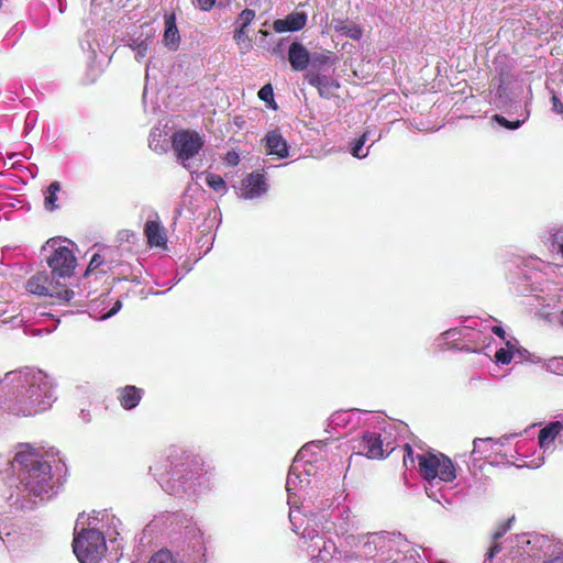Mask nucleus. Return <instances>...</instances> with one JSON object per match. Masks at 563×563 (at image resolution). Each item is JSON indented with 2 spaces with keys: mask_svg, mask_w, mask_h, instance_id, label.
<instances>
[{
  "mask_svg": "<svg viewBox=\"0 0 563 563\" xmlns=\"http://www.w3.org/2000/svg\"><path fill=\"white\" fill-rule=\"evenodd\" d=\"M312 444L303 445L297 453L286 482L291 529L305 544L312 563H330L338 547L332 539H324L316 529L321 514L332 506V494L322 478H317L314 465L308 459Z\"/></svg>",
  "mask_w": 563,
  "mask_h": 563,
  "instance_id": "f257e3e1",
  "label": "nucleus"
},
{
  "mask_svg": "<svg viewBox=\"0 0 563 563\" xmlns=\"http://www.w3.org/2000/svg\"><path fill=\"white\" fill-rule=\"evenodd\" d=\"M55 401L53 379L43 371L22 367L0 379V406L16 417H32L46 411Z\"/></svg>",
  "mask_w": 563,
  "mask_h": 563,
  "instance_id": "f03ea898",
  "label": "nucleus"
},
{
  "mask_svg": "<svg viewBox=\"0 0 563 563\" xmlns=\"http://www.w3.org/2000/svg\"><path fill=\"white\" fill-rule=\"evenodd\" d=\"M200 456L178 450L158 456L150 466L162 489L175 496H195L206 485Z\"/></svg>",
  "mask_w": 563,
  "mask_h": 563,
  "instance_id": "7ed1b4c3",
  "label": "nucleus"
},
{
  "mask_svg": "<svg viewBox=\"0 0 563 563\" xmlns=\"http://www.w3.org/2000/svg\"><path fill=\"white\" fill-rule=\"evenodd\" d=\"M117 519L107 510L80 514L75 525L74 553L80 563H99L108 550L106 538L115 540Z\"/></svg>",
  "mask_w": 563,
  "mask_h": 563,
  "instance_id": "20e7f679",
  "label": "nucleus"
},
{
  "mask_svg": "<svg viewBox=\"0 0 563 563\" xmlns=\"http://www.w3.org/2000/svg\"><path fill=\"white\" fill-rule=\"evenodd\" d=\"M12 468L16 472L20 484L30 495L48 499L54 494L52 466L40 449L29 443L18 444Z\"/></svg>",
  "mask_w": 563,
  "mask_h": 563,
  "instance_id": "39448f33",
  "label": "nucleus"
},
{
  "mask_svg": "<svg viewBox=\"0 0 563 563\" xmlns=\"http://www.w3.org/2000/svg\"><path fill=\"white\" fill-rule=\"evenodd\" d=\"M404 465L408 467L418 461V468L421 477L427 482L426 493L428 497L439 501L438 486L441 483H451L456 478V470L450 457L439 452H424L413 456L409 444L405 445Z\"/></svg>",
  "mask_w": 563,
  "mask_h": 563,
  "instance_id": "423d86ee",
  "label": "nucleus"
},
{
  "mask_svg": "<svg viewBox=\"0 0 563 563\" xmlns=\"http://www.w3.org/2000/svg\"><path fill=\"white\" fill-rule=\"evenodd\" d=\"M186 548L181 553L159 550L154 553L148 563H207L206 537L196 523H189L183 532Z\"/></svg>",
  "mask_w": 563,
  "mask_h": 563,
  "instance_id": "0eeeda50",
  "label": "nucleus"
},
{
  "mask_svg": "<svg viewBox=\"0 0 563 563\" xmlns=\"http://www.w3.org/2000/svg\"><path fill=\"white\" fill-rule=\"evenodd\" d=\"M357 518L351 508L347 505H342L331 512L321 514L318 521H316V529L324 539H331L328 537L330 533L345 539L346 536H350L351 530L357 528Z\"/></svg>",
  "mask_w": 563,
  "mask_h": 563,
  "instance_id": "6e6552de",
  "label": "nucleus"
},
{
  "mask_svg": "<svg viewBox=\"0 0 563 563\" xmlns=\"http://www.w3.org/2000/svg\"><path fill=\"white\" fill-rule=\"evenodd\" d=\"M344 545L350 548V550H338L333 559H336L343 563H349L358 559H372L377 553H382L380 532L360 536H346Z\"/></svg>",
  "mask_w": 563,
  "mask_h": 563,
  "instance_id": "1a4fd4ad",
  "label": "nucleus"
},
{
  "mask_svg": "<svg viewBox=\"0 0 563 563\" xmlns=\"http://www.w3.org/2000/svg\"><path fill=\"white\" fill-rule=\"evenodd\" d=\"M71 246L73 243L66 239H51L47 241L45 250L51 252L47 256V264L53 276L65 278L74 273L77 261Z\"/></svg>",
  "mask_w": 563,
  "mask_h": 563,
  "instance_id": "9d476101",
  "label": "nucleus"
},
{
  "mask_svg": "<svg viewBox=\"0 0 563 563\" xmlns=\"http://www.w3.org/2000/svg\"><path fill=\"white\" fill-rule=\"evenodd\" d=\"M173 150L177 161L186 168H191V159L199 154L205 145L203 136L191 130L176 131L172 136Z\"/></svg>",
  "mask_w": 563,
  "mask_h": 563,
  "instance_id": "9b49d317",
  "label": "nucleus"
},
{
  "mask_svg": "<svg viewBox=\"0 0 563 563\" xmlns=\"http://www.w3.org/2000/svg\"><path fill=\"white\" fill-rule=\"evenodd\" d=\"M26 289L31 294L49 296L56 298L60 302H68L75 296L74 290L62 288L58 283H53L46 272H40L33 275L26 282Z\"/></svg>",
  "mask_w": 563,
  "mask_h": 563,
  "instance_id": "f8f14e48",
  "label": "nucleus"
},
{
  "mask_svg": "<svg viewBox=\"0 0 563 563\" xmlns=\"http://www.w3.org/2000/svg\"><path fill=\"white\" fill-rule=\"evenodd\" d=\"M354 449L358 454L365 455L369 459H380L390 454L394 450V440L390 435H383L377 432H364L363 435L356 440Z\"/></svg>",
  "mask_w": 563,
  "mask_h": 563,
  "instance_id": "ddd939ff",
  "label": "nucleus"
},
{
  "mask_svg": "<svg viewBox=\"0 0 563 563\" xmlns=\"http://www.w3.org/2000/svg\"><path fill=\"white\" fill-rule=\"evenodd\" d=\"M268 190V185L263 174L251 173L241 183L240 197L243 199H256Z\"/></svg>",
  "mask_w": 563,
  "mask_h": 563,
  "instance_id": "4468645a",
  "label": "nucleus"
},
{
  "mask_svg": "<svg viewBox=\"0 0 563 563\" xmlns=\"http://www.w3.org/2000/svg\"><path fill=\"white\" fill-rule=\"evenodd\" d=\"M382 554H387L388 559H393L391 552L407 554L410 550V543L399 532H380Z\"/></svg>",
  "mask_w": 563,
  "mask_h": 563,
  "instance_id": "2eb2a0df",
  "label": "nucleus"
},
{
  "mask_svg": "<svg viewBox=\"0 0 563 563\" xmlns=\"http://www.w3.org/2000/svg\"><path fill=\"white\" fill-rule=\"evenodd\" d=\"M305 77L309 85L316 87L323 98H330L333 91L339 88V82L331 76L310 70Z\"/></svg>",
  "mask_w": 563,
  "mask_h": 563,
  "instance_id": "dca6fc26",
  "label": "nucleus"
},
{
  "mask_svg": "<svg viewBox=\"0 0 563 563\" xmlns=\"http://www.w3.org/2000/svg\"><path fill=\"white\" fill-rule=\"evenodd\" d=\"M527 353V350L519 346L517 339L510 338L505 341V346L496 351L495 361L497 364L507 365L515 357L525 358Z\"/></svg>",
  "mask_w": 563,
  "mask_h": 563,
  "instance_id": "f3484780",
  "label": "nucleus"
},
{
  "mask_svg": "<svg viewBox=\"0 0 563 563\" xmlns=\"http://www.w3.org/2000/svg\"><path fill=\"white\" fill-rule=\"evenodd\" d=\"M307 19L308 16L305 12H292L285 19L275 20L273 29L277 33L300 31L305 27Z\"/></svg>",
  "mask_w": 563,
  "mask_h": 563,
  "instance_id": "a211bd4d",
  "label": "nucleus"
},
{
  "mask_svg": "<svg viewBox=\"0 0 563 563\" xmlns=\"http://www.w3.org/2000/svg\"><path fill=\"white\" fill-rule=\"evenodd\" d=\"M265 142L266 154L274 155L277 158H286L289 155L288 145L282 134L274 130L266 134Z\"/></svg>",
  "mask_w": 563,
  "mask_h": 563,
  "instance_id": "6ab92c4d",
  "label": "nucleus"
},
{
  "mask_svg": "<svg viewBox=\"0 0 563 563\" xmlns=\"http://www.w3.org/2000/svg\"><path fill=\"white\" fill-rule=\"evenodd\" d=\"M288 60L294 70H305L310 64V53L301 43L294 42L288 48Z\"/></svg>",
  "mask_w": 563,
  "mask_h": 563,
  "instance_id": "aec40b11",
  "label": "nucleus"
},
{
  "mask_svg": "<svg viewBox=\"0 0 563 563\" xmlns=\"http://www.w3.org/2000/svg\"><path fill=\"white\" fill-rule=\"evenodd\" d=\"M110 305V298L108 295H102L100 296L99 299H97L96 301L91 302L90 306H89V310H90V313L91 316H93V318L98 319V320H107L111 317H113L115 313H118L121 308H122V302L121 300L117 299L112 307L107 311V312H101L99 311V307L100 306H109Z\"/></svg>",
  "mask_w": 563,
  "mask_h": 563,
  "instance_id": "412c9836",
  "label": "nucleus"
},
{
  "mask_svg": "<svg viewBox=\"0 0 563 563\" xmlns=\"http://www.w3.org/2000/svg\"><path fill=\"white\" fill-rule=\"evenodd\" d=\"M143 397V389L133 385H126L118 389V399L120 405L126 409H134Z\"/></svg>",
  "mask_w": 563,
  "mask_h": 563,
  "instance_id": "4be33fe9",
  "label": "nucleus"
},
{
  "mask_svg": "<svg viewBox=\"0 0 563 563\" xmlns=\"http://www.w3.org/2000/svg\"><path fill=\"white\" fill-rule=\"evenodd\" d=\"M562 430H563V421L550 422L548 426H545L543 429L540 430L539 445L543 450V452H547L548 450H550L555 438L561 433Z\"/></svg>",
  "mask_w": 563,
  "mask_h": 563,
  "instance_id": "5701e85b",
  "label": "nucleus"
},
{
  "mask_svg": "<svg viewBox=\"0 0 563 563\" xmlns=\"http://www.w3.org/2000/svg\"><path fill=\"white\" fill-rule=\"evenodd\" d=\"M517 434H509L501 437L499 439L494 438H476L473 441V454H477L481 457H486L487 452L489 449H493L494 445H505L511 438L516 437Z\"/></svg>",
  "mask_w": 563,
  "mask_h": 563,
  "instance_id": "b1692460",
  "label": "nucleus"
},
{
  "mask_svg": "<svg viewBox=\"0 0 563 563\" xmlns=\"http://www.w3.org/2000/svg\"><path fill=\"white\" fill-rule=\"evenodd\" d=\"M512 520H514V518H510L507 521L500 523L496 528V530L493 533L492 544H490L488 552L486 553L484 563H492V560L496 556V554H498L500 552L501 545L498 542V540L500 538H503L509 531Z\"/></svg>",
  "mask_w": 563,
  "mask_h": 563,
  "instance_id": "393cba45",
  "label": "nucleus"
},
{
  "mask_svg": "<svg viewBox=\"0 0 563 563\" xmlns=\"http://www.w3.org/2000/svg\"><path fill=\"white\" fill-rule=\"evenodd\" d=\"M165 31H164V42L165 45L169 48H177L180 36L176 25V16L174 13L165 14L164 16Z\"/></svg>",
  "mask_w": 563,
  "mask_h": 563,
  "instance_id": "a878e982",
  "label": "nucleus"
},
{
  "mask_svg": "<svg viewBox=\"0 0 563 563\" xmlns=\"http://www.w3.org/2000/svg\"><path fill=\"white\" fill-rule=\"evenodd\" d=\"M148 243L152 246H165L166 234L164 228L156 221H147L144 229Z\"/></svg>",
  "mask_w": 563,
  "mask_h": 563,
  "instance_id": "bb28decb",
  "label": "nucleus"
},
{
  "mask_svg": "<svg viewBox=\"0 0 563 563\" xmlns=\"http://www.w3.org/2000/svg\"><path fill=\"white\" fill-rule=\"evenodd\" d=\"M336 63V58L334 54L330 51L321 52V53H314L310 55V64L313 71L320 73L328 70L332 66H334Z\"/></svg>",
  "mask_w": 563,
  "mask_h": 563,
  "instance_id": "cd10ccee",
  "label": "nucleus"
},
{
  "mask_svg": "<svg viewBox=\"0 0 563 563\" xmlns=\"http://www.w3.org/2000/svg\"><path fill=\"white\" fill-rule=\"evenodd\" d=\"M532 541H538V538L532 537L531 534L528 533L516 536L515 539L510 540L511 544L509 545V548L511 553H514L515 555H530V552L526 550V547L530 545Z\"/></svg>",
  "mask_w": 563,
  "mask_h": 563,
  "instance_id": "c85d7f7f",
  "label": "nucleus"
},
{
  "mask_svg": "<svg viewBox=\"0 0 563 563\" xmlns=\"http://www.w3.org/2000/svg\"><path fill=\"white\" fill-rule=\"evenodd\" d=\"M382 137V133H375L372 131H365L361 137L357 140L355 145L352 148V155L356 158H364L368 155V150L364 151L363 146L368 141L372 140L373 143L378 141Z\"/></svg>",
  "mask_w": 563,
  "mask_h": 563,
  "instance_id": "c756f323",
  "label": "nucleus"
},
{
  "mask_svg": "<svg viewBox=\"0 0 563 563\" xmlns=\"http://www.w3.org/2000/svg\"><path fill=\"white\" fill-rule=\"evenodd\" d=\"M336 32L352 40H360L363 35V31L360 25L353 22L338 21L334 25Z\"/></svg>",
  "mask_w": 563,
  "mask_h": 563,
  "instance_id": "7c9ffc66",
  "label": "nucleus"
},
{
  "mask_svg": "<svg viewBox=\"0 0 563 563\" xmlns=\"http://www.w3.org/2000/svg\"><path fill=\"white\" fill-rule=\"evenodd\" d=\"M60 191V184L58 181H53L47 187L45 192V199H44V206L45 209L48 211H53L57 208L56 201H57V194Z\"/></svg>",
  "mask_w": 563,
  "mask_h": 563,
  "instance_id": "2f4dec72",
  "label": "nucleus"
},
{
  "mask_svg": "<svg viewBox=\"0 0 563 563\" xmlns=\"http://www.w3.org/2000/svg\"><path fill=\"white\" fill-rule=\"evenodd\" d=\"M233 38L242 54H246L252 49V40L246 34V30L235 26Z\"/></svg>",
  "mask_w": 563,
  "mask_h": 563,
  "instance_id": "473e14b6",
  "label": "nucleus"
},
{
  "mask_svg": "<svg viewBox=\"0 0 563 563\" xmlns=\"http://www.w3.org/2000/svg\"><path fill=\"white\" fill-rule=\"evenodd\" d=\"M161 130L158 128L152 129L148 137V146L156 153H165L167 151V143L161 142Z\"/></svg>",
  "mask_w": 563,
  "mask_h": 563,
  "instance_id": "72a5a7b5",
  "label": "nucleus"
},
{
  "mask_svg": "<svg viewBox=\"0 0 563 563\" xmlns=\"http://www.w3.org/2000/svg\"><path fill=\"white\" fill-rule=\"evenodd\" d=\"M462 336V330L457 328L449 329L444 331L438 339V346L440 349H443L445 345H448V341H457Z\"/></svg>",
  "mask_w": 563,
  "mask_h": 563,
  "instance_id": "f704fd0d",
  "label": "nucleus"
},
{
  "mask_svg": "<svg viewBox=\"0 0 563 563\" xmlns=\"http://www.w3.org/2000/svg\"><path fill=\"white\" fill-rule=\"evenodd\" d=\"M206 183L217 192L224 194L227 191V184L220 175L208 174L206 177Z\"/></svg>",
  "mask_w": 563,
  "mask_h": 563,
  "instance_id": "c9c22d12",
  "label": "nucleus"
},
{
  "mask_svg": "<svg viewBox=\"0 0 563 563\" xmlns=\"http://www.w3.org/2000/svg\"><path fill=\"white\" fill-rule=\"evenodd\" d=\"M255 18V11L251 9H244L235 21V26L246 30Z\"/></svg>",
  "mask_w": 563,
  "mask_h": 563,
  "instance_id": "e433bc0d",
  "label": "nucleus"
},
{
  "mask_svg": "<svg viewBox=\"0 0 563 563\" xmlns=\"http://www.w3.org/2000/svg\"><path fill=\"white\" fill-rule=\"evenodd\" d=\"M258 98L263 101H265L269 107H272L273 109H276V104H275V101H274V91H273V87L267 84L265 86H263L260 91H258Z\"/></svg>",
  "mask_w": 563,
  "mask_h": 563,
  "instance_id": "4c0bfd02",
  "label": "nucleus"
},
{
  "mask_svg": "<svg viewBox=\"0 0 563 563\" xmlns=\"http://www.w3.org/2000/svg\"><path fill=\"white\" fill-rule=\"evenodd\" d=\"M493 119H494V121H496L501 126H504V128H506L508 130H516V129H518L525 122V120L509 121V120H507L506 118H504L503 115H499V114H495L493 117Z\"/></svg>",
  "mask_w": 563,
  "mask_h": 563,
  "instance_id": "58836bf2",
  "label": "nucleus"
},
{
  "mask_svg": "<svg viewBox=\"0 0 563 563\" xmlns=\"http://www.w3.org/2000/svg\"><path fill=\"white\" fill-rule=\"evenodd\" d=\"M543 563H563V545H555Z\"/></svg>",
  "mask_w": 563,
  "mask_h": 563,
  "instance_id": "ea45409f",
  "label": "nucleus"
},
{
  "mask_svg": "<svg viewBox=\"0 0 563 563\" xmlns=\"http://www.w3.org/2000/svg\"><path fill=\"white\" fill-rule=\"evenodd\" d=\"M547 368L554 374L563 375V358L554 357L549 360L547 363Z\"/></svg>",
  "mask_w": 563,
  "mask_h": 563,
  "instance_id": "a19ab883",
  "label": "nucleus"
},
{
  "mask_svg": "<svg viewBox=\"0 0 563 563\" xmlns=\"http://www.w3.org/2000/svg\"><path fill=\"white\" fill-rule=\"evenodd\" d=\"M164 518H165L164 516L154 518V519H153V520H152V521H151V522L145 527V529H144V533H148V534H151V533H153V532H156V531L161 528V526H162V523H163Z\"/></svg>",
  "mask_w": 563,
  "mask_h": 563,
  "instance_id": "79ce46f5",
  "label": "nucleus"
},
{
  "mask_svg": "<svg viewBox=\"0 0 563 563\" xmlns=\"http://www.w3.org/2000/svg\"><path fill=\"white\" fill-rule=\"evenodd\" d=\"M102 263H103V258L101 257V255L95 254L91 257L90 263L88 265L87 274L89 272H92V271L97 269Z\"/></svg>",
  "mask_w": 563,
  "mask_h": 563,
  "instance_id": "37998d69",
  "label": "nucleus"
},
{
  "mask_svg": "<svg viewBox=\"0 0 563 563\" xmlns=\"http://www.w3.org/2000/svg\"><path fill=\"white\" fill-rule=\"evenodd\" d=\"M147 51H148V40L143 45H141L136 51H134L135 59L137 62H141L146 56Z\"/></svg>",
  "mask_w": 563,
  "mask_h": 563,
  "instance_id": "c03bdc74",
  "label": "nucleus"
},
{
  "mask_svg": "<svg viewBox=\"0 0 563 563\" xmlns=\"http://www.w3.org/2000/svg\"><path fill=\"white\" fill-rule=\"evenodd\" d=\"M36 120H37L36 113H32V112L27 113V115L25 118V123H24L25 130L26 131L32 130L36 123Z\"/></svg>",
  "mask_w": 563,
  "mask_h": 563,
  "instance_id": "a18cd8bd",
  "label": "nucleus"
},
{
  "mask_svg": "<svg viewBox=\"0 0 563 563\" xmlns=\"http://www.w3.org/2000/svg\"><path fill=\"white\" fill-rule=\"evenodd\" d=\"M10 536H11V532L7 525H4L3 527L0 528V540L3 544L10 543V539H9Z\"/></svg>",
  "mask_w": 563,
  "mask_h": 563,
  "instance_id": "49530a36",
  "label": "nucleus"
},
{
  "mask_svg": "<svg viewBox=\"0 0 563 563\" xmlns=\"http://www.w3.org/2000/svg\"><path fill=\"white\" fill-rule=\"evenodd\" d=\"M239 161H240V157H239L238 153H235V152H229L225 156V162L230 166L238 165Z\"/></svg>",
  "mask_w": 563,
  "mask_h": 563,
  "instance_id": "de8ad7c7",
  "label": "nucleus"
},
{
  "mask_svg": "<svg viewBox=\"0 0 563 563\" xmlns=\"http://www.w3.org/2000/svg\"><path fill=\"white\" fill-rule=\"evenodd\" d=\"M148 38H131L129 46L132 51H136L141 45H143Z\"/></svg>",
  "mask_w": 563,
  "mask_h": 563,
  "instance_id": "09e8293b",
  "label": "nucleus"
},
{
  "mask_svg": "<svg viewBox=\"0 0 563 563\" xmlns=\"http://www.w3.org/2000/svg\"><path fill=\"white\" fill-rule=\"evenodd\" d=\"M197 2L201 10L208 11L214 5L216 0H197Z\"/></svg>",
  "mask_w": 563,
  "mask_h": 563,
  "instance_id": "8fccbe9b",
  "label": "nucleus"
},
{
  "mask_svg": "<svg viewBox=\"0 0 563 563\" xmlns=\"http://www.w3.org/2000/svg\"><path fill=\"white\" fill-rule=\"evenodd\" d=\"M552 103H553V110L556 113L562 114L563 113V104H562V102L559 100V98L556 96L552 97Z\"/></svg>",
  "mask_w": 563,
  "mask_h": 563,
  "instance_id": "3c124183",
  "label": "nucleus"
},
{
  "mask_svg": "<svg viewBox=\"0 0 563 563\" xmlns=\"http://www.w3.org/2000/svg\"><path fill=\"white\" fill-rule=\"evenodd\" d=\"M331 423L336 424V426L344 424L345 421H344V419H342V413L336 412V413L332 415L331 416Z\"/></svg>",
  "mask_w": 563,
  "mask_h": 563,
  "instance_id": "603ef678",
  "label": "nucleus"
},
{
  "mask_svg": "<svg viewBox=\"0 0 563 563\" xmlns=\"http://www.w3.org/2000/svg\"><path fill=\"white\" fill-rule=\"evenodd\" d=\"M493 332L500 339L506 341V332L500 325L493 327Z\"/></svg>",
  "mask_w": 563,
  "mask_h": 563,
  "instance_id": "864d4df0",
  "label": "nucleus"
},
{
  "mask_svg": "<svg viewBox=\"0 0 563 563\" xmlns=\"http://www.w3.org/2000/svg\"><path fill=\"white\" fill-rule=\"evenodd\" d=\"M531 463H532L531 467H534V468L540 467L544 463V457L540 456V457H538L537 461H532Z\"/></svg>",
  "mask_w": 563,
  "mask_h": 563,
  "instance_id": "5fc2aeb1",
  "label": "nucleus"
},
{
  "mask_svg": "<svg viewBox=\"0 0 563 563\" xmlns=\"http://www.w3.org/2000/svg\"><path fill=\"white\" fill-rule=\"evenodd\" d=\"M561 319H562L561 323L563 324V311L561 312Z\"/></svg>",
  "mask_w": 563,
  "mask_h": 563,
  "instance_id": "6e6d98bb",
  "label": "nucleus"
}]
</instances>
